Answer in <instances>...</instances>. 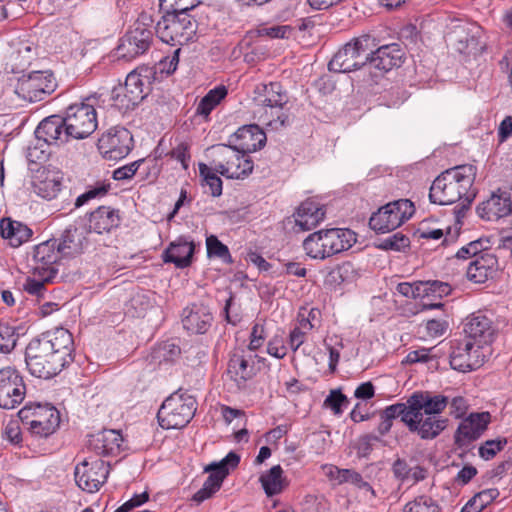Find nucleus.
Instances as JSON below:
<instances>
[{"label":"nucleus","instance_id":"nucleus-49","mask_svg":"<svg viewBox=\"0 0 512 512\" xmlns=\"http://www.w3.org/2000/svg\"><path fill=\"white\" fill-rule=\"evenodd\" d=\"M207 254L209 257H218L225 263H231L232 258L229 249L215 235L206 238Z\"/></svg>","mask_w":512,"mask_h":512},{"label":"nucleus","instance_id":"nucleus-17","mask_svg":"<svg viewBox=\"0 0 512 512\" xmlns=\"http://www.w3.org/2000/svg\"><path fill=\"white\" fill-rule=\"evenodd\" d=\"M153 39V34L143 22L137 21L121 39L117 47L119 57L131 60L146 52Z\"/></svg>","mask_w":512,"mask_h":512},{"label":"nucleus","instance_id":"nucleus-59","mask_svg":"<svg viewBox=\"0 0 512 512\" xmlns=\"http://www.w3.org/2000/svg\"><path fill=\"white\" fill-rule=\"evenodd\" d=\"M422 288L423 282H418L414 284L403 282L397 285L396 290L398 293L405 297L416 299L422 297Z\"/></svg>","mask_w":512,"mask_h":512},{"label":"nucleus","instance_id":"nucleus-61","mask_svg":"<svg viewBox=\"0 0 512 512\" xmlns=\"http://www.w3.org/2000/svg\"><path fill=\"white\" fill-rule=\"evenodd\" d=\"M108 189H109V185H100L98 187H95V188H92V189L86 191L85 193H83L77 197V199L75 201V206L81 207L85 203H87L89 200L94 199L98 196L105 195L107 193Z\"/></svg>","mask_w":512,"mask_h":512},{"label":"nucleus","instance_id":"nucleus-57","mask_svg":"<svg viewBox=\"0 0 512 512\" xmlns=\"http://www.w3.org/2000/svg\"><path fill=\"white\" fill-rule=\"evenodd\" d=\"M348 403L347 397L340 390H332L324 400V406L330 408L335 415L342 413V406Z\"/></svg>","mask_w":512,"mask_h":512},{"label":"nucleus","instance_id":"nucleus-10","mask_svg":"<svg viewBox=\"0 0 512 512\" xmlns=\"http://www.w3.org/2000/svg\"><path fill=\"white\" fill-rule=\"evenodd\" d=\"M18 414L32 434L42 437L52 434L60 422L58 410L50 405H26Z\"/></svg>","mask_w":512,"mask_h":512},{"label":"nucleus","instance_id":"nucleus-2","mask_svg":"<svg viewBox=\"0 0 512 512\" xmlns=\"http://www.w3.org/2000/svg\"><path fill=\"white\" fill-rule=\"evenodd\" d=\"M475 178L472 165H461L441 173L432 183L429 199L438 205H451L463 197L468 203L474 194L469 193Z\"/></svg>","mask_w":512,"mask_h":512},{"label":"nucleus","instance_id":"nucleus-24","mask_svg":"<svg viewBox=\"0 0 512 512\" xmlns=\"http://www.w3.org/2000/svg\"><path fill=\"white\" fill-rule=\"evenodd\" d=\"M123 437L118 430L104 429L88 440V448L98 456H116L122 450Z\"/></svg>","mask_w":512,"mask_h":512},{"label":"nucleus","instance_id":"nucleus-16","mask_svg":"<svg viewBox=\"0 0 512 512\" xmlns=\"http://www.w3.org/2000/svg\"><path fill=\"white\" fill-rule=\"evenodd\" d=\"M133 137L124 127H113L98 140V149L106 159L119 160L132 149Z\"/></svg>","mask_w":512,"mask_h":512},{"label":"nucleus","instance_id":"nucleus-51","mask_svg":"<svg viewBox=\"0 0 512 512\" xmlns=\"http://www.w3.org/2000/svg\"><path fill=\"white\" fill-rule=\"evenodd\" d=\"M19 334L13 326L0 323V352L8 353L14 349Z\"/></svg>","mask_w":512,"mask_h":512},{"label":"nucleus","instance_id":"nucleus-54","mask_svg":"<svg viewBox=\"0 0 512 512\" xmlns=\"http://www.w3.org/2000/svg\"><path fill=\"white\" fill-rule=\"evenodd\" d=\"M506 444V438L487 440L479 447V455L485 460H490L494 458L498 452L503 450Z\"/></svg>","mask_w":512,"mask_h":512},{"label":"nucleus","instance_id":"nucleus-35","mask_svg":"<svg viewBox=\"0 0 512 512\" xmlns=\"http://www.w3.org/2000/svg\"><path fill=\"white\" fill-rule=\"evenodd\" d=\"M120 224L118 211L101 206L90 214L89 228L95 233H108Z\"/></svg>","mask_w":512,"mask_h":512},{"label":"nucleus","instance_id":"nucleus-30","mask_svg":"<svg viewBox=\"0 0 512 512\" xmlns=\"http://www.w3.org/2000/svg\"><path fill=\"white\" fill-rule=\"evenodd\" d=\"M293 217L295 219V226L298 227V231H309L323 221L325 211L319 203L312 200H306L301 203Z\"/></svg>","mask_w":512,"mask_h":512},{"label":"nucleus","instance_id":"nucleus-19","mask_svg":"<svg viewBox=\"0 0 512 512\" xmlns=\"http://www.w3.org/2000/svg\"><path fill=\"white\" fill-rule=\"evenodd\" d=\"M41 341H46L49 350L53 352L56 360L64 368L72 359L73 337L72 334L64 328H57L54 331H48L38 337Z\"/></svg>","mask_w":512,"mask_h":512},{"label":"nucleus","instance_id":"nucleus-44","mask_svg":"<svg viewBox=\"0 0 512 512\" xmlns=\"http://www.w3.org/2000/svg\"><path fill=\"white\" fill-rule=\"evenodd\" d=\"M414 413L411 411V403H396L387 406L380 413V418H386L387 420L393 421L400 417L401 421L409 428V420H412Z\"/></svg>","mask_w":512,"mask_h":512},{"label":"nucleus","instance_id":"nucleus-27","mask_svg":"<svg viewBox=\"0 0 512 512\" xmlns=\"http://www.w3.org/2000/svg\"><path fill=\"white\" fill-rule=\"evenodd\" d=\"M213 321V316L204 305L193 304L186 307L182 313V324L191 334H204L208 331Z\"/></svg>","mask_w":512,"mask_h":512},{"label":"nucleus","instance_id":"nucleus-14","mask_svg":"<svg viewBox=\"0 0 512 512\" xmlns=\"http://www.w3.org/2000/svg\"><path fill=\"white\" fill-rule=\"evenodd\" d=\"M109 462L102 459H85L75 467V481L84 491L94 492L106 482L109 474Z\"/></svg>","mask_w":512,"mask_h":512},{"label":"nucleus","instance_id":"nucleus-46","mask_svg":"<svg viewBox=\"0 0 512 512\" xmlns=\"http://www.w3.org/2000/svg\"><path fill=\"white\" fill-rule=\"evenodd\" d=\"M216 171L213 169V165L208 166L204 163L199 164V174L202 177V181L209 187L210 194L213 197H218L222 194V180L216 175Z\"/></svg>","mask_w":512,"mask_h":512},{"label":"nucleus","instance_id":"nucleus-6","mask_svg":"<svg viewBox=\"0 0 512 512\" xmlns=\"http://www.w3.org/2000/svg\"><path fill=\"white\" fill-rule=\"evenodd\" d=\"M197 24L190 15L165 12L157 22L155 31L159 39L171 46H182L196 34Z\"/></svg>","mask_w":512,"mask_h":512},{"label":"nucleus","instance_id":"nucleus-8","mask_svg":"<svg viewBox=\"0 0 512 512\" xmlns=\"http://www.w3.org/2000/svg\"><path fill=\"white\" fill-rule=\"evenodd\" d=\"M415 212L413 203L408 199H399L378 209L369 219V226L376 232L387 233L395 230Z\"/></svg>","mask_w":512,"mask_h":512},{"label":"nucleus","instance_id":"nucleus-11","mask_svg":"<svg viewBox=\"0 0 512 512\" xmlns=\"http://www.w3.org/2000/svg\"><path fill=\"white\" fill-rule=\"evenodd\" d=\"M57 87L53 74L49 71H33L17 79L14 93L21 99L29 102L42 101Z\"/></svg>","mask_w":512,"mask_h":512},{"label":"nucleus","instance_id":"nucleus-33","mask_svg":"<svg viewBox=\"0 0 512 512\" xmlns=\"http://www.w3.org/2000/svg\"><path fill=\"white\" fill-rule=\"evenodd\" d=\"M57 244V248L63 257L80 255L88 244L86 232L83 229L70 227L64 231L61 240Z\"/></svg>","mask_w":512,"mask_h":512},{"label":"nucleus","instance_id":"nucleus-31","mask_svg":"<svg viewBox=\"0 0 512 512\" xmlns=\"http://www.w3.org/2000/svg\"><path fill=\"white\" fill-rule=\"evenodd\" d=\"M195 245L185 237H179L171 242L163 253V260L166 263H174L177 268H186L192 263Z\"/></svg>","mask_w":512,"mask_h":512},{"label":"nucleus","instance_id":"nucleus-38","mask_svg":"<svg viewBox=\"0 0 512 512\" xmlns=\"http://www.w3.org/2000/svg\"><path fill=\"white\" fill-rule=\"evenodd\" d=\"M325 475L337 484L352 483L359 488L373 491L370 484L363 480L360 473L351 469H340L334 465L323 466Z\"/></svg>","mask_w":512,"mask_h":512},{"label":"nucleus","instance_id":"nucleus-4","mask_svg":"<svg viewBox=\"0 0 512 512\" xmlns=\"http://www.w3.org/2000/svg\"><path fill=\"white\" fill-rule=\"evenodd\" d=\"M196 410V399L180 389L165 399L157 418L164 429H181L192 420Z\"/></svg>","mask_w":512,"mask_h":512},{"label":"nucleus","instance_id":"nucleus-50","mask_svg":"<svg viewBox=\"0 0 512 512\" xmlns=\"http://www.w3.org/2000/svg\"><path fill=\"white\" fill-rule=\"evenodd\" d=\"M196 0H160V8L164 12H173L180 15H189L188 11L195 8Z\"/></svg>","mask_w":512,"mask_h":512},{"label":"nucleus","instance_id":"nucleus-36","mask_svg":"<svg viewBox=\"0 0 512 512\" xmlns=\"http://www.w3.org/2000/svg\"><path fill=\"white\" fill-rule=\"evenodd\" d=\"M32 186L38 196L50 200L55 198L60 191L61 182L55 173L42 169L37 170Z\"/></svg>","mask_w":512,"mask_h":512},{"label":"nucleus","instance_id":"nucleus-15","mask_svg":"<svg viewBox=\"0 0 512 512\" xmlns=\"http://www.w3.org/2000/svg\"><path fill=\"white\" fill-rule=\"evenodd\" d=\"M26 386L23 377L12 367L0 369V407L14 409L23 401Z\"/></svg>","mask_w":512,"mask_h":512},{"label":"nucleus","instance_id":"nucleus-52","mask_svg":"<svg viewBox=\"0 0 512 512\" xmlns=\"http://www.w3.org/2000/svg\"><path fill=\"white\" fill-rule=\"evenodd\" d=\"M410 245L409 238L402 234L401 232H397L383 240L378 244V248L383 250H394V251H402L408 248Z\"/></svg>","mask_w":512,"mask_h":512},{"label":"nucleus","instance_id":"nucleus-1","mask_svg":"<svg viewBox=\"0 0 512 512\" xmlns=\"http://www.w3.org/2000/svg\"><path fill=\"white\" fill-rule=\"evenodd\" d=\"M91 99L67 107L65 116L52 115L43 119L35 130V137L46 145L60 146L70 139H84L97 128L96 110Z\"/></svg>","mask_w":512,"mask_h":512},{"label":"nucleus","instance_id":"nucleus-29","mask_svg":"<svg viewBox=\"0 0 512 512\" xmlns=\"http://www.w3.org/2000/svg\"><path fill=\"white\" fill-rule=\"evenodd\" d=\"M497 258L495 255L485 252L473 259L466 270L469 281L476 284L485 283L497 270Z\"/></svg>","mask_w":512,"mask_h":512},{"label":"nucleus","instance_id":"nucleus-23","mask_svg":"<svg viewBox=\"0 0 512 512\" xmlns=\"http://www.w3.org/2000/svg\"><path fill=\"white\" fill-rule=\"evenodd\" d=\"M464 332L465 339H471L477 345L488 349V345L493 341L495 329L491 319L486 315L478 312L469 316L466 320Z\"/></svg>","mask_w":512,"mask_h":512},{"label":"nucleus","instance_id":"nucleus-63","mask_svg":"<svg viewBox=\"0 0 512 512\" xmlns=\"http://www.w3.org/2000/svg\"><path fill=\"white\" fill-rule=\"evenodd\" d=\"M267 352L269 355L277 359L284 358L287 354V348L284 345L282 338L274 337L271 339L267 345Z\"/></svg>","mask_w":512,"mask_h":512},{"label":"nucleus","instance_id":"nucleus-18","mask_svg":"<svg viewBox=\"0 0 512 512\" xmlns=\"http://www.w3.org/2000/svg\"><path fill=\"white\" fill-rule=\"evenodd\" d=\"M57 240L52 239L35 246L33 252V271L40 273L44 280H54L58 270L55 264L60 258Z\"/></svg>","mask_w":512,"mask_h":512},{"label":"nucleus","instance_id":"nucleus-25","mask_svg":"<svg viewBox=\"0 0 512 512\" xmlns=\"http://www.w3.org/2000/svg\"><path fill=\"white\" fill-rule=\"evenodd\" d=\"M409 431L417 433L423 440H432L438 437L448 426V418L441 415L422 414L409 420Z\"/></svg>","mask_w":512,"mask_h":512},{"label":"nucleus","instance_id":"nucleus-40","mask_svg":"<svg viewBox=\"0 0 512 512\" xmlns=\"http://www.w3.org/2000/svg\"><path fill=\"white\" fill-rule=\"evenodd\" d=\"M259 96L257 101L259 106L269 105H287L289 98L287 93L282 89V85L277 82L262 85L257 88Z\"/></svg>","mask_w":512,"mask_h":512},{"label":"nucleus","instance_id":"nucleus-34","mask_svg":"<svg viewBox=\"0 0 512 512\" xmlns=\"http://www.w3.org/2000/svg\"><path fill=\"white\" fill-rule=\"evenodd\" d=\"M258 120L271 130L277 131L290 124V111L287 105L260 106Z\"/></svg>","mask_w":512,"mask_h":512},{"label":"nucleus","instance_id":"nucleus-48","mask_svg":"<svg viewBox=\"0 0 512 512\" xmlns=\"http://www.w3.org/2000/svg\"><path fill=\"white\" fill-rule=\"evenodd\" d=\"M403 512H440V508L431 497L422 495L408 502Z\"/></svg>","mask_w":512,"mask_h":512},{"label":"nucleus","instance_id":"nucleus-13","mask_svg":"<svg viewBox=\"0 0 512 512\" xmlns=\"http://www.w3.org/2000/svg\"><path fill=\"white\" fill-rule=\"evenodd\" d=\"M485 357V347L464 338L452 345L450 365L454 370L468 372L481 367Z\"/></svg>","mask_w":512,"mask_h":512},{"label":"nucleus","instance_id":"nucleus-21","mask_svg":"<svg viewBox=\"0 0 512 512\" xmlns=\"http://www.w3.org/2000/svg\"><path fill=\"white\" fill-rule=\"evenodd\" d=\"M404 50L398 43H391L378 47L375 51L370 49L368 64L381 73L398 68L404 61Z\"/></svg>","mask_w":512,"mask_h":512},{"label":"nucleus","instance_id":"nucleus-9","mask_svg":"<svg viewBox=\"0 0 512 512\" xmlns=\"http://www.w3.org/2000/svg\"><path fill=\"white\" fill-rule=\"evenodd\" d=\"M56 358L49 350L48 343L38 337L32 339L26 347L25 361L29 372L38 378L49 379L62 371V366L55 364Z\"/></svg>","mask_w":512,"mask_h":512},{"label":"nucleus","instance_id":"nucleus-12","mask_svg":"<svg viewBox=\"0 0 512 512\" xmlns=\"http://www.w3.org/2000/svg\"><path fill=\"white\" fill-rule=\"evenodd\" d=\"M240 461V457L235 452H229L225 458L218 463H212L205 468V472H209V476L204 482L202 488L193 495V501L202 503L216 493L225 477L229 474V470L235 468Z\"/></svg>","mask_w":512,"mask_h":512},{"label":"nucleus","instance_id":"nucleus-41","mask_svg":"<svg viewBox=\"0 0 512 512\" xmlns=\"http://www.w3.org/2000/svg\"><path fill=\"white\" fill-rule=\"evenodd\" d=\"M260 482L267 496L271 497L281 493L286 486L282 467L280 465L271 467L261 475Z\"/></svg>","mask_w":512,"mask_h":512},{"label":"nucleus","instance_id":"nucleus-55","mask_svg":"<svg viewBox=\"0 0 512 512\" xmlns=\"http://www.w3.org/2000/svg\"><path fill=\"white\" fill-rule=\"evenodd\" d=\"M451 292V287L448 283L440 281L423 282L422 297H438L442 298Z\"/></svg>","mask_w":512,"mask_h":512},{"label":"nucleus","instance_id":"nucleus-53","mask_svg":"<svg viewBox=\"0 0 512 512\" xmlns=\"http://www.w3.org/2000/svg\"><path fill=\"white\" fill-rule=\"evenodd\" d=\"M300 325L301 327L294 328L289 335V346L293 351H296L304 343L306 330L313 328V325L308 319H302Z\"/></svg>","mask_w":512,"mask_h":512},{"label":"nucleus","instance_id":"nucleus-64","mask_svg":"<svg viewBox=\"0 0 512 512\" xmlns=\"http://www.w3.org/2000/svg\"><path fill=\"white\" fill-rule=\"evenodd\" d=\"M448 405H450V414L457 419L463 417L468 408L467 401L460 396L454 397Z\"/></svg>","mask_w":512,"mask_h":512},{"label":"nucleus","instance_id":"nucleus-43","mask_svg":"<svg viewBox=\"0 0 512 512\" xmlns=\"http://www.w3.org/2000/svg\"><path fill=\"white\" fill-rule=\"evenodd\" d=\"M129 95L130 94L124 90L123 84L115 86L110 92L111 106L123 113L133 109L140 102L138 100H134Z\"/></svg>","mask_w":512,"mask_h":512},{"label":"nucleus","instance_id":"nucleus-20","mask_svg":"<svg viewBox=\"0 0 512 512\" xmlns=\"http://www.w3.org/2000/svg\"><path fill=\"white\" fill-rule=\"evenodd\" d=\"M408 403H411L415 418L422 414L441 415L449 404V398L429 391H416L408 397Z\"/></svg>","mask_w":512,"mask_h":512},{"label":"nucleus","instance_id":"nucleus-60","mask_svg":"<svg viewBox=\"0 0 512 512\" xmlns=\"http://www.w3.org/2000/svg\"><path fill=\"white\" fill-rule=\"evenodd\" d=\"M378 441H380V438L372 434L360 437L357 443L358 454L362 457L368 456L373 449V445Z\"/></svg>","mask_w":512,"mask_h":512},{"label":"nucleus","instance_id":"nucleus-7","mask_svg":"<svg viewBox=\"0 0 512 512\" xmlns=\"http://www.w3.org/2000/svg\"><path fill=\"white\" fill-rule=\"evenodd\" d=\"M374 38L363 35L347 43L330 60L328 68L332 72L347 73L368 64L369 51Z\"/></svg>","mask_w":512,"mask_h":512},{"label":"nucleus","instance_id":"nucleus-28","mask_svg":"<svg viewBox=\"0 0 512 512\" xmlns=\"http://www.w3.org/2000/svg\"><path fill=\"white\" fill-rule=\"evenodd\" d=\"M477 213L488 221L498 220L509 215V193L500 189L492 193L489 199L478 205Z\"/></svg>","mask_w":512,"mask_h":512},{"label":"nucleus","instance_id":"nucleus-3","mask_svg":"<svg viewBox=\"0 0 512 512\" xmlns=\"http://www.w3.org/2000/svg\"><path fill=\"white\" fill-rule=\"evenodd\" d=\"M356 242V235L349 229H328L310 234L303 242L306 254L313 259H325L348 250Z\"/></svg>","mask_w":512,"mask_h":512},{"label":"nucleus","instance_id":"nucleus-58","mask_svg":"<svg viewBox=\"0 0 512 512\" xmlns=\"http://www.w3.org/2000/svg\"><path fill=\"white\" fill-rule=\"evenodd\" d=\"M33 274L37 278H28L24 284V290L31 295L40 296L45 290V284L54 280H44V277H41V274L35 273V271H33Z\"/></svg>","mask_w":512,"mask_h":512},{"label":"nucleus","instance_id":"nucleus-45","mask_svg":"<svg viewBox=\"0 0 512 512\" xmlns=\"http://www.w3.org/2000/svg\"><path fill=\"white\" fill-rule=\"evenodd\" d=\"M150 163L153 164V170H154L153 176L158 175L160 172V169H159L155 159H152V160L140 159V160L134 161L128 165H125V166H122V167L116 169L113 172V178L118 181L130 179L139 171L141 166L148 167Z\"/></svg>","mask_w":512,"mask_h":512},{"label":"nucleus","instance_id":"nucleus-56","mask_svg":"<svg viewBox=\"0 0 512 512\" xmlns=\"http://www.w3.org/2000/svg\"><path fill=\"white\" fill-rule=\"evenodd\" d=\"M457 236H458V231L455 230V232L452 233V229L450 227L447 229L446 234H444V231L442 229H422V230H420V238L433 239V240H439L441 238H444L442 243L445 245L450 242H453Z\"/></svg>","mask_w":512,"mask_h":512},{"label":"nucleus","instance_id":"nucleus-47","mask_svg":"<svg viewBox=\"0 0 512 512\" xmlns=\"http://www.w3.org/2000/svg\"><path fill=\"white\" fill-rule=\"evenodd\" d=\"M123 85L124 90L129 93V96L134 100L141 102L147 96L145 81L141 75L136 72L129 73Z\"/></svg>","mask_w":512,"mask_h":512},{"label":"nucleus","instance_id":"nucleus-22","mask_svg":"<svg viewBox=\"0 0 512 512\" xmlns=\"http://www.w3.org/2000/svg\"><path fill=\"white\" fill-rule=\"evenodd\" d=\"M491 416L488 412L472 413L458 426L455 433V443L467 446L477 440L487 429Z\"/></svg>","mask_w":512,"mask_h":512},{"label":"nucleus","instance_id":"nucleus-42","mask_svg":"<svg viewBox=\"0 0 512 512\" xmlns=\"http://www.w3.org/2000/svg\"><path fill=\"white\" fill-rule=\"evenodd\" d=\"M227 96V89L225 86H217L211 89L198 103L196 113L198 115L208 117L211 111L220 104V102Z\"/></svg>","mask_w":512,"mask_h":512},{"label":"nucleus","instance_id":"nucleus-39","mask_svg":"<svg viewBox=\"0 0 512 512\" xmlns=\"http://www.w3.org/2000/svg\"><path fill=\"white\" fill-rule=\"evenodd\" d=\"M0 233L3 238H6L10 241V244L13 247H18L25 241H27L31 235L32 231L27 226L21 224L17 221L11 220H2L0 222Z\"/></svg>","mask_w":512,"mask_h":512},{"label":"nucleus","instance_id":"nucleus-5","mask_svg":"<svg viewBox=\"0 0 512 512\" xmlns=\"http://www.w3.org/2000/svg\"><path fill=\"white\" fill-rule=\"evenodd\" d=\"M213 169L231 179H240L248 176L253 170V162L247 154L235 146L219 144L212 148Z\"/></svg>","mask_w":512,"mask_h":512},{"label":"nucleus","instance_id":"nucleus-32","mask_svg":"<svg viewBox=\"0 0 512 512\" xmlns=\"http://www.w3.org/2000/svg\"><path fill=\"white\" fill-rule=\"evenodd\" d=\"M238 144L234 145L243 153L248 154L261 149L266 143V134L258 125H245L234 133Z\"/></svg>","mask_w":512,"mask_h":512},{"label":"nucleus","instance_id":"nucleus-37","mask_svg":"<svg viewBox=\"0 0 512 512\" xmlns=\"http://www.w3.org/2000/svg\"><path fill=\"white\" fill-rule=\"evenodd\" d=\"M227 373L240 387L254 376L255 369L243 352H235L229 360Z\"/></svg>","mask_w":512,"mask_h":512},{"label":"nucleus","instance_id":"nucleus-26","mask_svg":"<svg viewBox=\"0 0 512 512\" xmlns=\"http://www.w3.org/2000/svg\"><path fill=\"white\" fill-rule=\"evenodd\" d=\"M480 28L473 24H460L451 34L455 49L461 54H477L482 50L479 41Z\"/></svg>","mask_w":512,"mask_h":512},{"label":"nucleus","instance_id":"nucleus-62","mask_svg":"<svg viewBox=\"0 0 512 512\" xmlns=\"http://www.w3.org/2000/svg\"><path fill=\"white\" fill-rule=\"evenodd\" d=\"M148 500L149 493L146 491L140 494H135L132 498L118 507L114 512H130L134 508L146 503Z\"/></svg>","mask_w":512,"mask_h":512}]
</instances>
